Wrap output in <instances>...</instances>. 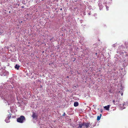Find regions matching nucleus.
I'll list each match as a JSON object with an SVG mask.
<instances>
[{
    "label": "nucleus",
    "mask_w": 128,
    "mask_h": 128,
    "mask_svg": "<svg viewBox=\"0 0 128 128\" xmlns=\"http://www.w3.org/2000/svg\"><path fill=\"white\" fill-rule=\"evenodd\" d=\"M90 124V122H84L81 124H79V126L78 127V128H88Z\"/></svg>",
    "instance_id": "nucleus-1"
},
{
    "label": "nucleus",
    "mask_w": 128,
    "mask_h": 128,
    "mask_svg": "<svg viewBox=\"0 0 128 128\" xmlns=\"http://www.w3.org/2000/svg\"><path fill=\"white\" fill-rule=\"evenodd\" d=\"M24 116H21L20 117L17 119V121L18 122L22 123L24 122Z\"/></svg>",
    "instance_id": "nucleus-2"
},
{
    "label": "nucleus",
    "mask_w": 128,
    "mask_h": 128,
    "mask_svg": "<svg viewBox=\"0 0 128 128\" xmlns=\"http://www.w3.org/2000/svg\"><path fill=\"white\" fill-rule=\"evenodd\" d=\"M112 102L114 104L118 105L120 106H121L122 104L120 103V101L118 102L117 100H113Z\"/></svg>",
    "instance_id": "nucleus-3"
},
{
    "label": "nucleus",
    "mask_w": 128,
    "mask_h": 128,
    "mask_svg": "<svg viewBox=\"0 0 128 128\" xmlns=\"http://www.w3.org/2000/svg\"><path fill=\"white\" fill-rule=\"evenodd\" d=\"M11 114H10L8 115L7 118L5 120V121L6 122H10V119L11 118Z\"/></svg>",
    "instance_id": "nucleus-4"
},
{
    "label": "nucleus",
    "mask_w": 128,
    "mask_h": 128,
    "mask_svg": "<svg viewBox=\"0 0 128 128\" xmlns=\"http://www.w3.org/2000/svg\"><path fill=\"white\" fill-rule=\"evenodd\" d=\"M98 5L100 8H102L104 7L102 4V2L100 1L98 4Z\"/></svg>",
    "instance_id": "nucleus-5"
},
{
    "label": "nucleus",
    "mask_w": 128,
    "mask_h": 128,
    "mask_svg": "<svg viewBox=\"0 0 128 128\" xmlns=\"http://www.w3.org/2000/svg\"><path fill=\"white\" fill-rule=\"evenodd\" d=\"M32 117L33 119H34L36 118L37 117L36 115V114L34 112H32Z\"/></svg>",
    "instance_id": "nucleus-6"
},
{
    "label": "nucleus",
    "mask_w": 128,
    "mask_h": 128,
    "mask_svg": "<svg viewBox=\"0 0 128 128\" xmlns=\"http://www.w3.org/2000/svg\"><path fill=\"white\" fill-rule=\"evenodd\" d=\"M110 108V105H108L107 106H105L104 107V108H105L106 110H109Z\"/></svg>",
    "instance_id": "nucleus-7"
},
{
    "label": "nucleus",
    "mask_w": 128,
    "mask_h": 128,
    "mask_svg": "<svg viewBox=\"0 0 128 128\" xmlns=\"http://www.w3.org/2000/svg\"><path fill=\"white\" fill-rule=\"evenodd\" d=\"M78 102H75L74 104V106L76 107L78 106Z\"/></svg>",
    "instance_id": "nucleus-8"
},
{
    "label": "nucleus",
    "mask_w": 128,
    "mask_h": 128,
    "mask_svg": "<svg viewBox=\"0 0 128 128\" xmlns=\"http://www.w3.org/2000/svg\"><path fill=\"white\" fill-rule=\"evenodd\" d=\"M101 116H102V114H100V116H97V119L98 121L100 120Z\"/></svg>",
    "instance_id": "nucleus-9"
},
{
    "label": "nucleus",
    "mask_w": 128,
    "mask_h": 128,
    "mask_svg": "<svg viewBox=\"0 0 128 128\" xmlns=\"http://www.w3.org/2000/svg\"><path fill=\"white\" fill-rule=\"evenodd\" d=\"M20 66L18 65L17 64H16L15 66V68H16L18 70L19 69Z\"/></svg>",
    "instance_id": "nucleus-10"
},
{
    "label": "nucleus",
    "mask_w": 128,
    "mask_h": 128,
    "mask_svg": "<svg viewBox=\"0 0 128 128\" xmlns=\"http://www.w3.org/2000/svg\"><path fill=\"white\" fill-rule=\"evenodd\" d=\"M65 115V112H64V114L62 115V116H64Z\"/></svg>",
    "instance_id": "nucleus-11"
},
{
    "label": "nucleus",
    "mask_w": 128,
    "mask_h": 128,
    "mask_svg": "<svg viewBox=\"0 0 128 128\" xmlns=\"http://www.w3.org/2000/svg\"><path fill=\"white\" fill-rule=\"evenodd\" d=\"M108 7H107V6H106V10H108Z\"/></svg>",
    "instance_id": "nucleus-12"
},
{
    "label": "nucleus",
    "mask_w": 128,
    "mask_h": 128,
    "mask_svg": "<svg viewBox=\"0 0 128 128\" xmlns=\"http://www.w3.org/2000/svg\"><path fill=\"white\" fill-rule=\"evenodd\" d=\"M123 92H121V96H122L123 95Z\"/></svg>",
    "instance_id": "nucleus-13"
},
{
    "label": "nucleus",
    "mask_w": 128,
    "mask_h": 128,
    "mask_svg": "<svg viewBox=\"0 0 128 128\" xmlns=\"http://www.w3.org/2000/svg\"><path fill=\"white\" fill-rule=\"evenodd\" d=\"M124 104V103L123 104H122V106H124V104Z\"/></svg>",
    "instance_id": "nucleus-14"
},
{
    "label": "nucleus",
    "mask_w": 128,
    "mask_h": 128,
    "mask_svg": "<svg viewBox=\"0 0 128 128\" xmlns=\"http://www.w3.org/2000/svg\"><path fill=\"white\" fill-rule=\"evenodd\" d=\"M5 70H2V72H5Z\"/></svg>",
    "instance_id": "nucleus-15"
},
{
    "label": "nucleus",
    "mask_w": 128,
    "mask_h": 128,
    "mask_svg": "<svg viewBox=\"0 0 128 128\" xmlns=\"http://www.w3.org/2000/svg\"><path fill=\"white\" fill-rule=\"evenodd\" d=\"M3 74L4 75V76H5V74H4V73H3Z\"/></svg>",
    "instance_id": "nucleus-16"
},
{
    "label": "nucleus",
    "mask_w": 128,
    "mask_h": 128,
    "mask_svg": "<svg viewBox=\"0 0 128 128\" xmlns=\"http://www.w3.org/2000/svg\"><path fill=\"white\" fill-rule=\"evenodd\" d=\"M88 15H90V13H88Z\"/></svg>",
    "instance_id": "nucleus-17"
},
{
    "label": "nucleus",
    "mask_w": 128,
    "mask_h": 128,
    "mask_svg": "<svg viewBox=\"0 0 128 128\" xmlns=\"http://www.w3.org/2000/svg\"><path fill=\"white\" fill-rule=\"evenodd\" d=\"M96 54H97V53H96Z\"/></svg>",
    "instance_id": "nucleus-18"
},
{
    "label": "nucleus",
    "mask_w": 128,
    "mask_h": 128,
    "mask_svg": "<svg viewBox=\"0 0 128 128\" xmlns=\"http://www.w3.org/2000/svg\"><path fill=\"white\" fill-rule=\"evenodd\" d=\"M101 110V112H102V110Z\"/></svg>",
    "instance_id": "nucleus-19"
},
{
    "label": "nucleus",
    "mask_w": 128,
    "mask_h": 128,
    "mask_svg": "<svg viewBox=\"0 0 128 128\" xmlns=\"http://www.w3.org/2000/svg\"><path fill=\"white\" fill-rule=\"evenodd\" d=\"M67 78H68V76H67Z\"/></svg>",
    "instance_id": "nucleus-20"
}]
</instances>
